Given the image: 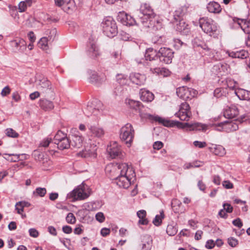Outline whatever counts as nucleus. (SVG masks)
<instances>
[{"instance_id": "e433bc0d", "label": "nucleus", "mask_w": 250, "mask_h": 250, "mask_svg": "<svg viewBox=\"0 0 250 250\" xmlns=\"http://www.w3.org/2000/svg\"><path fill=\"white\" fill-rule=\"evenodd\" d=\"M58 148L61 150L67 149L70 146V140L67 138H64L63 140L58 142L56 144Z\"/></svg>"}, {"instance_id": "a18cd8bd", "label": "nucleus", "mask_w": 250, "mask_h": 250, "mask_svg": "<svg viewBox=\"0 0 250 250\" xmlns=\"http://www.w3.org/2000/svg\"><path fill=\"white\" fill-rule=\"evenodd\" d=\"M66 134L61 131H58L54 137V143L56 144L64 138H66Z\"/></svg>"}, {"instance_id": "72a5a7b5", "label": "nucleus", "mask_w": 250, "mask_h": 250, "mask_svg": "<svg viewBox=\"0 0 250 250\" xmlns=\"http://www.w3.org/2000/svg\"><path fill=\"white\" fill-rule=\"evenodd\" d=\"M189 9L190 5L189 4H186L175 11V15L178 17H182L190 12V10H189Z\"/></svg>"}, {"instance_id": "6e6d98bb", "label": "nucleus", "mask_w": 250, "mask_h": 250, "mask_svg": "<svg viewBox=\"0 0 250 250\" xmlns=\"http://www.w3.org/2000/svg\"><path fill=\"white\" fill-rule=\"evenodd\" d=\"M222 185L226 189H231L233 188V184L228 180L224 181Z\"/></svg>"}, {"instance_id": "79ce46f5", "label": "nucleus", "mask_w": 250, "mask_h": 250, "mask_svg": "<svg viewBox=\"0 0 250 250\" xmlns=\"http://www.w3.org/2000/svg\"><path fill=\"white\" fill-rule=\"evenodd\" d=\"M178 231L176 224H172L167 225V233L169 236L175 235Z\"/></svg>"}, {"instance_id": "2eb2a0df", "label": "nucleus", "mask_w": 250, "mask_h": 250, "mask_svg": "<svg viewBox=\"0 0 250 250\" xmlns=\"http://www.w3.org/2000/svg\"><path fill=\"white\" fill-rule=\"evenodd\" d=\"M175 125L179 128H184L187 127L191 130H206L207 129L206 125L199 123L189 124L187 123H183L179 121H176L175 122Z\"/></svg>"}, {"instance_id": "a19ab883", "label": "nucleus", "mask_w": 250, "mask_h": 250, "mask_svg": "<svg viewBox=\"0 0 250 250\" xmlns=\"http://www.w3.org/2000/svg\"><path fill=\"white\" fill-rule=\"evenodd\" d=\"M49 43V40L47 37L42 38L38 42L39 46L43 50H47L48 49V44Z\"/></svg>"}, {"instance_id": "49530a36", "label": "nucleus", "mask_w": 250, "mask_h": 250, "mask_svg": "<svg viewBox=\"0 0 250 250\" xmlns=\"http://www.w3.org/2000/svg\"><path fill=\"white\" fill-rule=\"evenodd\" d=\"M116 79L118 82L121 85H125L127 83V76L124 74H119L116 76Z\"/></svg>"}, {"instance_id": "680f3d73", "label": "nucleus", "mask_w": 250, "mask_h": 250, "mask_svg": "<svg viewBox=\"0 0 250 250\" xmlns=\"http://www.w3.org/2000/svg\"><path fill=\"white\" fill-rule=\"evenodd\" d=\"M90 153H91V152L89 150H83L82 152H80L78 155L79 156H81L82 157H84V158H85V157H87L89 156H90Z\"/></svg>"}, {"instance_id": "f8f14e48", "label": "nucleus", "mask_w": 250, "mask_h": 250, "mask_svg": "<svg viewBox=\"0 0 250 250\" xmlns=\"http://www.w3.org/2000/svg\"><path fill=\"white\" fill-rule=\"evenodd\" d=\"M102 107V104L100 101L95 100L87 105L85 114L88 117L92 114L98 116L101 114Z\"/></svg>"}, {"instance_id": "09e8293b", "label": "nucleus", "mask_w": 250, "mask_h": 250, "mask_svg": "<svg viewBox=\"0 0 250 250\" xmlns=\"http://www.w3.org/2000/svg\"><path fill=\"white\" fill-rule=\"evenodd\" d=\"M6 134L12 138H17L19 136L18 133L12 128H7L6 130Z\"/></svg>"}, {"instance_id": "338daca9", "label": "nucleus", "mask_w": 250, "mask_h": 250, "mask_svg": "<svg viewBox=\"0 0 250 250\" xmlns=\"http://www.w3.org/2000/svg\"><path fill=\"white\" fill-rule=\"evenodd\" d=\"M215 245V244L212 240H208L206 242L205 246L208 249H211L214 247Z\"/></svg>"}, {"instance_id": "a878e982", "label": "nucleus", "mask_w": 250, "mask_h": 250, "mask_svg": "<svg viewBox=\"0 0 250 250\" xmlns=\"http://www.w3.org/2000/svg\"><path fill=\"white\" fill-rule=\"evenodd\" d=\"M227 53L229 57L233 58L244 59L249 57V53L245 50L231 52L227 51Z\"/></svg>"}, {"instance_id": "6ab92c4d", "label": "nucleus", "mask_w": 250, "mask_h": 250, "mask_svg": "<svg viewBox=\"0 0 250 250\" xmlns=\"http://www.w3.org/2000/svg\"><path fill=\"white\" fill-rule=\"evenodd\" d=\"M141 250H150L152 245V238L151 236L148 234H146L141 236Z\"/></svg>"}, {"instance_id": "423d86ee", "label": "nucleus", "mask_w": 250, "mask_h": 250, "mask_svg": "<svg viewBox=\"0 0 250 250\" xmlns=\"http://www.w3.org/2000/svg\"><path fill=\"white\" fill-rule=\"evenodd\" d=\"M37 87L44 96H54V89L51 83L46 78H43L37 81Z\"/></svg>"}, {"instance_id": "c85d7f7f", "label": "nucleus", "mask_w": 250, "mask_h": 250, "mask_svg": "<svg viewBox=\"0 0 250 250\" xmlns=\"http://www.w3.org/2000/svg\"><path fill=\"white\" fill-rule=\"evenodd\" d=\"M235 94L242 100H250V91L242 88H238L235 91Z\"/></svg>"}, {"instance_id": "603ef678", "label": "nucleus", "mask_w": 250, "mask_h": 250, "mask_svg": "<svg viewBox=\"0 0 250 250\" xmlns=\"http://www.w3.org/2000/svg\"><path fill=\"white\" fill-rule=\"evenodd\" d=\"M228 242L229 245L232 247H236L238 244V240L233 237L229 238Z\"/></svg>"}, {"instance_id": "0e129e2a", "label": "nucleus", "mask_w": 250, "mask_h": 250, "mask_svg": "<svg viewBox=\"0 0 250 250\" xmlns=\"http://www.w3.org/2000/svg\"><path fill=\"white\" fill-rule=\"evenodd\" d=\"M51 141V139H49L48 138H46L42 140V141L40 143V146L44 147H47L49 146Z\"/></svg>"}, {"instance_id": "f704fd0d", "label": "nucleus", "mask_w": 250, "mask_h": 250, "mask_svg": "<svg viewBox=\"0 0 250 250\" xmlns=\"http://www.w3.org/2000/svg\"><path fill=\"white\" fill-rule=\"evenodd\" d=\"M137 216L139 218V224L146 225L148 224V221L146 218V212L145 210H140L137 213Z\"/></svg>"}, {"instance_id": "412c9836", "label": "nucleus", "mask_w": 250, "mask_h": 250, "mask_svg": "<svg viewBox=\"0 0 250 250\" xmlns=\"http://www.w3.org/2000/svg\"><path fill=\"white\" fill-rule=\"evenodd\" d=\"M145 57L146 60H149L150 62L148 64L150 66V63L151 62L154 63L153 61L158 60L159 59L158 52L152 48H149L146 51Z\"/></svg>"}, {"instance_id": "5fc2aeb1", "label": "nucleus", "mask_w": 250, "mask_h": 250, "mask_svg": "<svg viewBox=\"0 0 250 250\" xmlns=\"http://www.w3.org/2000/svg\"><path fill=\"white\" fill-rule=\"evenodd\" d=\"M195 146L202 148L207 146V143L205 142H200L195 141L193 142Z\"/></svg>"}, {"instance_id": "052dcab7", "label": "nucleus", "mask_w": 250, "mask_h": 250, "mask_svg": "<svg viewBox=\"0 0 250 250\" xmlns=\"http://www.w3.org/2000/svg\"><path fill=\"white\" fill-rule=\"evenodd\" d=\"M200 167V165H195V163H187L185 164L184 166V168L185 169H189L190 168L192 167Z\"/></svg>"}, {"instance_id": "7ed1b4c3", "label": "nucleus", "mask_w": 250, "mask_h": 250, "mask_svg": "<svg viewBox=\"0 0 250 250\" xmlns=\"http://www.w3.org/2000/svg\"><path fill=\"white\" fill-rule=\"evenodd\" d=\"M127 103L131 108L139 111L141 118L149 119L150 120L158 122L159 123L163 124L166 126H169L171 125L169 121L159 116H154L149 113L145 112L146 110H143L145 107L139 101L129 99L128 100Z\"/></svg>"}, {"instance_id": "8fccbe9b", "label": "nucleus", "mask_w": 250, "mask_h": 250, "mask_svg": "<svg viewBox=\"0 0 250 250\" xmlns=\"http://www.w3.org/2000/svg\"><path fill=\"white\" fill-rule=\"evenodd\" d=\"M66 221L68 223L74 224L76 222V218L72 213H69L66 217Z\"/></svg>"}, {"instance_id": "37998d69", "label": "nucleus", "mask_w": 250, "mask_h": 250, "mask_svg": "<svg viewBox=\"0 0 250 250\" xmlns=\"http://www.w3.org/2000/svg\"><path fill=\"white\" fill-rule=\"evenodd\" d=\"M46 189L44 188H37L33 192V194L35 197H43L46 193Z\"/></svg>"}, {"instance_id": "c756f323", "label": "nucleus", "mask_w": 250, "mask_h": 250, "mask_svg": "<svg viewBox=\"0 0 250 250\" xmlns=\"http://www.w3.org/2000/svg\"><path fill=\"white\" fill-rule=\"evenodd\" d=\"M207 8L209 12L215 14L219 13L222 10L220 4L215 1L209 2L207 5Z\"/></svg>"}, {"instance_id": "0eeeda50", "label": "nucleus", "mask_w": 250, "mask_h": 250, "mask_svg": "<svg viewBox=\"0 0 250 250\" xmlns=\"http://www.w3.org/2000/svg\"><path fill=\"white\" fill-rule=\"evenodd\" d=\"M104 34L109 38H113L118 33L117 26L115 21L111 19L105 20L102 23Z\"/></svg>"}, {"instance_id": "473e14b6", "label": "nucleus", "mask_w": 250, "mask_h": 250, "mask_svg": "<svg viewBox=\"0 0 250 250\" xmlns=\"http://www.w3.org/2000/svg\"><path fill=\"white\" fill-rule=\"evenodd\" d=\"M75 8V3L74 0H66L62 10L67 13L72 12Z\"/></svg>"}, {"instance_id": "6e6552de", "label": "nucleus", "mask_w": 250, "mask_h": 250, "mask_svg": "<svg viewBox=\"0 0 250 250\" xmlns=\"http://www.w3.org/2000/svg\"><path fill=\"white\" fill-rule=\"evenodd\" d=\"M175 115L181 121H188L192 116L190 107L187 102L182 103L179 107V111Z\"/></svg>"}, {"instance_id": "9d476101", "label": "nucleus", "mask_w": 250, "mask_h": 250, "mask_svg": "<svg viewBox=\"0 0 250 250\" xmlns=\"http://www.w3.org/2000/svg\"><path fill=\"white\" fill-rule=\"evenodd\" d=\"M68 196L69 198H72L73 201L81 200L87 198L89 194L86 192L85 187L80 185L72 191Z\"/></svg>"}, {"instance_id": "4c0bfd02", "label": "nucleus", "mask_w": 250, "mask_h": 250, "mask_svg": "<svg viewBox=\"0 0 250 250\" xmlns=\"http://www.w3.org/2000/svg\"><path fill=\"white\" fill-rule=\"evenodd\" d=\"M90 82L95 85H99L102 81L99 76L95 72H92L91 76L89 78Z\"/></svg>"}, {"instance_id": "864d4df0", "label": "nucleus", "mask_w": 250, "mask_h": 250, "mask_svg": "<svg viewBox=\"0 0 250 250\" xmlns=\"http://www.w3.org/2000/svg\"><path fill=\"white\" fill-rule=\"evenodd\" d=\"M96 220L100 223L103 222L105 220V217L104 213L101 212H99L96 214L95 216Z\"/></svg>"}, {"instance_id": "bf43d9fd", "label": "nucleus", "mask_w": 250, "mask_h": 250, "mask_svg": "<svg viewBox=\"0 0 250 250\" xmlns=\"http://www.w3.org/2000/svg\"><path fill=\"white\" fill-rule=\"evenodd\" d=\"M27 6L25 2L21 1L19 4V11L20 12H23L26 10Z\"/></svg>"}, {"instance_id": "20e7f679", "label": "nucleus", "mask_w": 250, "mask_h": 250, "mask_svg": "<svg viewBox=\"0 0 250 250\" xmlns=\"http://www.w3.org/2000/svg\"><path fill=\"white\" fill-rule=\"evenodd\" d=\"M135 135V131L132 125L127 123L120 129V137L128 147L131 146Z\"/></svg>"}, {"instance_id": "4468645a", "label": "nucleus", "mask_w": 250, "mask_h": 250, "mask_svg": "<svg viewBox=\"0 0 250 250\" xmlns=\"http://www.w3.org/2000/svg\"><path fill=\"white\" fill-rule=\"evenodd\" d=\"M216 130L227 132L236 130L238 128L237 125L233 122L225 121L218 124H215Z\"/></svg>"}, {"instance_id": "f257e3e1", "label": "nucleus", "mask_w": 250, "mask_h": 250, "mask_svg": "<svg viewBox=\"0 0 250 250\" xmlns=\"http://www.w3.org/2000/svg\"><path fill=\"white\" fill-rule=\"evenodd\" d=\"M105 170L110 179L115 180L120 187L124 188L130 186L131 179L135 176L133 168L126 163L107 165Z\"/></svg>"}, {"instance_id": "69168bd1", "label": "nucleus", "mask_w": 250, "mask_h": 250, "mask_svg": "<svg viewBox=\"0 0 250 250\" xmlns=\"http://www.w3.org/2000/svg\"><path fill=\"white\" fill-rule=\"evenodd\" d=\"M29 234L31 237L36 238L39 235V232L35 229H30L29 230Z\"/></svg>"}, {"instance_id": "ddd939ff", "label": "nucleus", "mask_w": 250, "mask_h": 250, "mask_svg": "<svg viewBox=\"0 0 250 250\" xmlns=\"http://www.w3.org/2000/svg\"><path fill=\"white\" fill-rule=\"evenodd\" d=\"M197 93V91L193 89L186 86L180 87L176 90L178 96L184 100L191 99L196 95Z\"/></svg>"}, {"instance_id": "9b49d317", "label": "nucleus", "mask_w": 250, "mask_h": 250, "mask_svg": "<svg viewBox=\"0 0 250 250\" xmlns=\"http://www.w3.org/2000/svg\"><path fill=\"white\" fill-rule=\"evenodd\" d=\"M107 152L112 159L122 158L124 156L121 146L116 142L111 143L108 146Z\"/></svg>"}, {"instance_id": "f3484780", "label": "nucleus", "mask_w": 250, "mask_h": 250, "mask_svg": "<svg viewBox=\"0 0 250 250\" xmlns=\"http://www.w3.org/2000/svg\"><path fill=\"white\" fill-rule=\"evenodd\" d=\"M149 70L152 74H155L164 77H167L170 74V72L168 69L165 67H154L153 62L150 63Z\"/></svg>"}, {"instance_id": "2f4dec72", "label": "nucleus", "mask_w": 250, "mask_h": 250, "mask_svg": "<svg viewBox=\"0 0 250 250\" xmlns=\"http://www.w3.org/2000/svg\"><path fill=\"white\" fill-rule=\"evenodd\" d=\"M38 160L44 168L47 167L51 165L52 162L48 157L43 153H40L38 156Z\"/></svg>"}, {"instance_id": "4be33fe9", "label": "nucleus", "mask_w": 250, "mask_h": 250, "mask_svg": "<svg viewBox=\"0 0 250 250\" xmlns=\"http://www.w3.org/2000/svg\"><path fill=\"white\" fill-rule=\"evenodd\" d=\"M12 45L15 48L16 51L23 52L26 49V43L22 39H17L11 41Z\"/></svg>"}, {"instance_id": "e2e57ef3", "label": "nucleus", "mask_w": 250, "mask_h": 250, "mask_svg": "<svg viewBox=\"0 0 250 250\" xmlns=\"http://www.w3.org/2000/svg\"><path fill=\"white\" fill-rule=\"evenodd\" d=\"M232 224L234 226L238 227L239 228H241L243 226V223L241 221V219L239 218L234 220L232 221Z\"/></svg>"}, {"instance_id": "c03bdc74", "label": "nucleus", "mask_w": 250, "mask_h": 250, "mask_svg": "<svg viewBox=\"0 0 250 250\" xmlns=\"http://www.w3.org/2000/svg\"><path fill=\"white\" fill-rule=\"evenodd\" d=\"M89 55L93 58L96 57L99 55L98 48L94 43H91L90 47L88 49Z\"/></svg>"}, {"instance_id": "f03ea898", "label": "nucleus", "mask_w": 250, "mask_h": 250, "mask_svg": "<svg viewBox=\"0 0 250 250\" xmlns=\"http://www.w3.org/2000/svg\"><path fill=\"white\" fill-rule=\"evenodd\" d=\"M140 11L142 15L140 18V21L145 27L156 28L158 30L162 28V23L156 18L153 9L147 3L141 4Z\"/></svg>"}, {"instance_id": "cd10ccee", "label": "nucleus", "mask_w": 250, "mask_h": 250, "mask_svg": "<svg viewBox=\"0 0 250 250\" xmlns=\"http://www.w3.org/2000/svg\"><path fill=\"white\" fill-rule=\"evenodd\" d=\"M30 204L25 201H20L17 202L15 205V209L17 210V213L21 214L22 218L26 217L25 214H23L22 212L24 210V207H28Z\"/></svg>"}, {"instance_id": "774afa93", "label": "nucleus", "mask_w": 250, "mask_h": 250, "mask_svg": "<svg viewBox=\"0 0 250 250\" xmlns=\"http://www.w3.org/2000/svg\"><path fill=\"white\" fill-rule=\"evenodd\" d=\"M153 146L154 149L159 150L163 146V144L160 141H157L154 143Z\"/></svg>"}, {"instance_id": "5701e85b", "label": "nucleus", "mask_w": 250, "mask_h": 250, "mask_svg": "<svg viewBox=\"0 0 250 250\" xmlns=\"http://www.w3.org/2000/svg\"><path fill=\"white\" fill-rule=\"evenodd\" d=\"M121 22L125 25H132L135 23V21L130 16L124 12L120 13L118 16Z\"/></svg>"}, {"instance_id": "dca6fc26", "label": "nucleus", "mask_w": 250, "mask_h": 250, "mask_svg": "<svg viewBox=\"0 0 250 250\" xmlns=\"http://www.w3.org/2000/svg\"><path fill=\"white\" fill-rule=\"evenodd\" d=\"M89 133L92 137L100 138L105 134L104 129L99 125H91L88 127Z\"/></svg>"}, {"instance_id": "7c9ffc66", "label": "nucleus", "mask_w": 250, "mask_h": 250, "mask_svg": "<svg viewBox=\"0 0 250 250\" xmlns=\"http://www.w3.org/2000/svg\"><path fill=\"white\" fill-rule=\"evenodd\" d=\"M237 22L245 33H250V20L247 21L245 19H238Z\"/></svg>"}, {"instance_id": "393cba45", "label": "nucleus", "mask_w": 250, "mask_h": 250, "mask_svg": "<svg viewBox=\"0 0 250 250\" xmlns=\"http://www.w3.org/2000/svg\"><path fill=\"white\" fill-rule=\"evenodd\" d=\"M140 97L142 101L146 102H151L154 98V96L152 92L145 89L140 90Z\"/></svg>"}, {"instance_id": "de8ad7c7", "label": "nucleus", "mask_w": 250, "mask_h": 250, "mask_svg": "<svg viewBox=\"0 0 250 250\" xmlns=\"http://www.w3.org/2000/svg\"><path fill=\"white\" fill-rule=\"evenodd\" d=\"M164 217L163 212H161L160 215H156L153 221V223L156 226H159L162 223V220Z\"/></svg>"}, {"instance_id": "4d7b16f0", "label": "nucleus", "mask_w": 250, "mask_h": 250, "mask_svg": "<svg viewBox=\"0 0 250 250\" xmlns=\"http://www.w3.org/2000/svg\"><path fill=\"white\" fill-rule=\"evenodd\" d=\"M223 209L228 213H231L233 211V207L228 203H224L223 205Z\"/></svg>"}, {"instance_id": "58836bf2", "label": "nucleus", "mask_w": 250, "mask_h": 250, "mask_svg": "<svg viewBox=\"0 0 250 250\" xmlns=\"http://www.w3.org/2000/svg\"><path fill=\"white\" fill-rule=\"evenodd\" d=\"M212 149L213 153L220 156H223L226 154V151L224 147L220 145H215Z\"/></svg>"}, {"instance_id": "b1692460", "label": "nucleus", "mask_w": 250, "mask_h": 250, "mask_svg": "<svg viewBox=\"0 0 250 250\" xmlns=\"http://www.w3.org/2000/svg\"><path fill=\"white\" fill-rule=\"evenodd\" d=\"M239 113L238 108L236 105H231L228 107L224 111L225 118L232 119L235 118Z\"/></svg>"}, {"instance_id": "13d9d810", "label": "nucleus", "mask_w": 250, "mask_h": 250, "mask_svg": "<svg viewBox=\"0 0 250 250\" xmlns=\"http://www.w3.org/2000/svg\"><path fill=\"white\" fill-rule=\"evenodd\" d=\"M11 92V89L8 86L4 87L1 91V95L4 97L9 94Z\"/></svg>"}, {"instance_id": "1a4fd4ad", "label": "nucleus", "mask_w": 250, "mask_h": 250, "mask_svg": "<svg viewBox=\"0 0 250 250\" xmlns=\"http://www.w3.org/2000/svg\"><path fill=\"white\" fill-rule=\"evenodd\" d=\"M158 55L159 62L170 64L174 57V52L169 48L162 47L158 51Z\"/></svg>"}, {"instance_id": "a211bd4d", "label": "nucleus", "mask_w": 250, "mask_h": 250, "mask_svg": "<svg viewBox=\"0 0 250 250\" xmlns=\"http://www.w3.org/2000/svg\"><path fill=\"white\" fill-rule=\"evenodd\" d=\"M129 78L132 83L140 86L144 85L146 81V76L139 73H132Z\"/></svg>"}, {"instance_id": "39448f33", "label": "nucleus", "mask_w": 250, "mask_h": 250, "mask_svg": "<svg viewBox=\"0 0 250 250\" xmlns=\"http://www.w3.org/2000/svg\"><path fill=\"white\" fill-rule=\"evenodd\" d=\"M199 25L204 32L210 36L214 34L218 29L216 23L212 19L207 17L200 19Z\"/></svg>"}, {"instance_id": "c9c22d12", "label": "nucleus", "mask_w": 250, "mask_h": 250, "mask_svg": "<svg viewBox=\"0 0 250 250\" xmlns=\"http://www.w3.org/2000/svg\"><path fill=\"white\" fill-rule=\"evenodd\" d=\"M229 69V65L226 63H219L215 65L213 67V69L216 71V72H224L227 73Z\"/></svg>"}, {"instance_id": "ea45409f", "label": "nucleus", "mask_w": 250, "mask_h": 250, "mask_svg": "<svg viewBox=\"0 0 250 250\" xmlns=\"http://www.w3.org/2000/svg\"><path fill=\"white\" fill-rule=\"evenodd\" d=\"M57 34V30L56 28H52L48 29L45 31V35L48 38L49 43L53 42L54 40L56 35Z\"/></svg>"}, {"instance_id": "aec40b11", "label": "nucleus", "mask_w": 250, "mask_h": 250, "mask_svg": "<svg viewBox=\"0 0 250 250\" xmlns=\"http://www.w3.org/2000/svg\"><path fill=\"white\" fill-rule=\"evenodd\" d=\"M83 138L77 131L76 133L72 134L70 140V146L75 148H80L82 146Z\"/></svg>"}, {"instance_id": "3c124183", "label": "nucleus", "mask_w": 250, "mask_h": 250, "mask_svg": "<svg viewBox=\"0 0 250 250\" xmlns=\"http://www.w3.org/2000/svg\"><path fill=\"white\" fill-rule=\"evenodd\" d=\"M112 56L114 59V61L117 62H119L122 59L121 52L120 51L113 52Z\"/></svg>"}, {"instance_id": "bb28decb", "label": "nucleus", "mask_w": 250, "mask_h": 250, "mask_svg": "<svg viewBox=\"0 0 250 250\" xmlns=\"http://www.w3.org/2000/svg\"><path fill=\"white\" fill-rule=\"evenodd\" d=\"M39 104L41 108L45 111L52 110L54 107L53 103L46 99H40Z\"/></svg>"}]
</instances>
